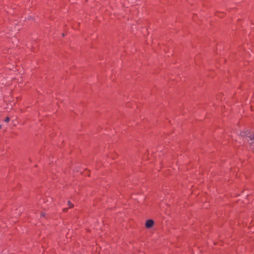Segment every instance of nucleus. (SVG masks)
I'll return each instance as SVG.
<instances>
[{
  "label": "nucleus",
  "instance_id": "obj_1",
  "mask_svg": "<svg viewBox=\"0 0 254 254\" xmlns=\"http://www.w3.org/2000/svg\"><path fill=\"white\" fill-rule=\"evenodd\" d=\"M240 135L247 140L251 147H254V133L252 134L249 130H246L241 132Z\"/></svg>",
  "mask_w": 254,
  "mask_h": 254
},
{
  "label": "nucleus",
  "instance_id": "obj_2",
  "mask_svg": "<svg viewBox=\"0 0 254 254\" xmlns=\"http://www.w3.org/2000/svg\"><path fill=\"white\" fill-rule=\"evenodd\" d=\"M154 222L152 219L147 220L145 223V226L147 228H150L154 225Z\"/></svg>",
  "mask_w": 254,
  "mask_h": 254
},
{
  "label": "nucleus",
  "instance_id": "obj_3",
  "mask_svg": "<svg viewBox=\"0 0 254 254\" xmlns=\"http://www.w3.org/2000/svg\"><path fill=\"white\" fill-rule=\"evenodd\" d=\"M68 205L70 208H71L73 206V205L71 203L70 201H68Z\"/></svg>",
  "mask_w": 254,
  "mask_h": 254
},
{
  "label": "nucleus",
  "instance_id": "obj_4",
  "mask_svg": "<svg viewBox=\"0 0 254 254\" xmlns=\"http://www.w3.org/2000/svg\"><path fill=\"white\" fill-rule=\"evenodd\" d=\"M9 121H10V119L8 117L6 118V119L4 120V121L7 123Z\"/></svg>",
  "mask_w": 254,
  "mask_h": 254
},
{
  "label": "nucleus",
  "instance_id": "obj_5",
  "mask_svg": "<svg viewBox=\"0 0 254 254\" xmlns=\"http://www.w3.org/2000/svg\"><path fill=\"white\" fill-rule=\"evenodd\" d=\"M64 211L65 212L67 211V209L66 208H64L63 209Z\"/></svg>",
  "mask_w": 254,
  "mask_h": 254
},
{
  "label": "nucleus",
  "instance_id": "obj_6",
  "mask_svg": "<svg viewBox=\"0 0 254 254\" xmlns=\"http://www.w3.org/2000/svg\"><path fill=\"white\" fill-rule=\"evenodd\" d=\"M1 127H2V126L1 125H0V129L1 128Z\"/></svg>",
  "mask_w": 254,
  "mask_h": 254
},
{
  "label": "nucleus",
  "instance_id": "obj_7",
  "mask_svg": "<svg viewBox=\"0 0 254 254\" xmlns=\"http://www.w3.org/2000/svg\"><path fill=\"white\" fill-rule=\"evenodd\" d=\"M42 216H44V214H42Z\"/></svg>",
  "mask_w": 254,
  "mask_h": 254
}]
</instances>
